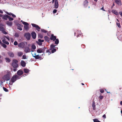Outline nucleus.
<instances>
[{"label": "nucleus", "mask_w": 122, "mask_h": 122, "mask_svg": "<svg viewBox=\"0 0 122 122\" xmlns=\"http://www.w3.org/2000/svg\"><path fill=\"white\" fill-rule=\"evenodd\" d=\"M6 74L4 75L2 77V79L8 81L9 80L11 76L10 72L8 71H5Z\"/></svg>", "instance_id": "obj_1"}, {"label": "nucleus", "mask_w": 122, "mask_h": 122, "mask_svg": "<svg viewBox=\"0 0 122 122\" xmlns=\"http://www.w3.org/2000/svg\"><path fill=\"white\" fill-rule=\"evenodd\" d=\"M17 61L15 60H14L13 61L12 65L14 68H16L18 67V64Z\"/></svg>", "instance_id": "obj_2"}, {"label": "nucleus", "mask_w": 122, "mask_h": 122, "mask_svg": "<svg viewBox=\"0 0 122 122\" xmlns=\"http://www.w3.org/2000/svg\"><path fill=\"white\" fill-rule=\"evenodd\" d=\"M26 42H21L19 44L18 46L19 47L21 48H23L25 46Z\"/></svg>", "instance_id": "obj_3"}, {"label": "nucleus", "mask_w": 122, "mask_h": 122, "mask_svg": "<svg viewBox=\"0 0 122 122\" xmlns=\"http://www.w3.org/2000/svg\"><path fill=\"white\" fill-rule=\"evenodd\" d=\"M54 1L55 2V8L56 9H57L58 7L59 6L57 0H53L52 2V3H53Z\"/></svg>", "instance_id": "obj_4"}, {"label": "nucleus", "mask_w": 122, "mask_h": 122, "mask_svg": "<svg viewBox=\"0 0 122 122\" xmlns=\"http://www.w3.org/2000/svg\"><path fill=\"white\" fill-rule=\"evenodd\" d=\"M18 77V76L17 75H14L11 79V81L13 82H14L17 79Z\"/></svg>", "instance_id": "obj_5"}, {"label": "nucleus", "mask_w": 122, "mask_h": 122, "mask_svg": "<svg viewBox=\"0 0 122 122\" xmlns=\"http://www.w3.org/2000/svg\"><path fill=\"white\" fill-rule=\"evenodd\" d=\"M24 36L27 40H29L30 39V35L29 33H25V34Z\"/></svg>", "instance_id": "obj_6"}, {"label": "nucleus", "mask_w": 122, "mask_h": 122, "mask_svg": "<svg viewBox=\"0 0 122 122\" xmlns=\"http://www.w3.org/2000/svg\"><path fill=\"white\" fill-rule=\"evenodd\" d=\"M24 51L26 53H27L30 52V48L28 47H26L25 48Z\"/></svg>", "instance_id": "obj_7"}, {"label": "nucleus", "mask_w": 122, "mask_h": 122, "mask_svg": "<svg viewBox=\"0 0 122 122\" xmlns=\"http://www.w3.org/2000/svg\"><path fill=\"white\" fill-rule=\"evenodd\" d=\"M25 23L24 25H25L24 26V28L26 30H28L29 29V27L28 26L29 25L28 24L27 22H24Z\"/></svg>", "instance_id": "obj_8"}, {"label": "nucleus", "mask_w": 122, "mask_h": 122, "mask_svg": "<svg viewBox=\"0 0 122 122\" xmlns=\"http://www.w3.org/2000/svg\"><path fill=\"white\" fill-rule=\"evenodd\" d=\"M31 25L33 27L36 28L37 30H39L40 28L38 25L34 24H31Z\"/></svg>", "instance_id": "obj_9"}, {"label": "nucleus", "mask_w": 122, "mask_h": 122, "mask_svg": "<svg viewBox=\"0 0 122 122\" xmlns=\"http://www.w3.org/2000/svg\"><path fill=\"white\" fill-rule=\"evenodd\" d=\"M17 25L18 27L17 29L20 30H22L21 27H22V25L19 24H18Z\"/></svg>", "instance_id": "obj_10"}, {"label": "nucleus", "mask_w": 122, "mask_h": 122, "mask_svg": "<svg viewBox=\"0 0 122 122\" xmlns=\"http://www.w3.org/2000/svg\"><path fill=\"white\" fill-rule=\"evenodd\" d=\"M8 53L10 56L11 57H13L14 56V54L12 52L10 51L8 52Z\"/></svg>", "instance_id": "obj_11"}, {"label": "nucleus", "mask_w": 122, "mask_h": 122, "mask_svg": "<svg viewBox=\"0 0 122 122\" xmlns=\"http://www.w3.org/2000/svg\"><path fill=\"white\" fill-rule=\"evenodd\" d=\"M21 65L23 67H24L25 66L26 63L25 62L23 61L22 60L21 62Z\"/></svg>", "instance_id": "obj_12"}, {"label": "nucleus", "mask_w": 122, "mask_h": 122, "mask_svg": "<svg viewBox=\"0 0 122 122\" xmlns=\"http://www.w3.org/2000/svg\"><path fill=\"white\" fill-rule=\"evenodd\" d=\"M17 73L18 75L20 76L23 74V72L22 70H20L17 71Z\"/></svg>", "instance_id": "obj_13"}, {"label": "nucleus", "mask_w": 122, "mask_h": 122, "mask_svg": "<svg viewBox=\"0 0 122 122\" xmlns=\"http://www.w3.org/2000/svg\"><path fill=\"white\" fill-rule=\"evenodd\" d=\"M31 36L32 38L35 39L36 37V33L34 32H33L31 33Z\"/></svg>", "instance_id": "obj_14"}, {"label": "nucleus", "mask_w": 122, "mask_h": 122, "mask_svg": "<svg viewBox=\"0 0 122 122\" xmlns=\"http://www.w3.org/2000/svg\"><path fill=\"white\" fill-rule=\"evenodd\" d=\"M50 39L51 40L54 41L56 39V37L55 36H54L53 34H52L51 35Z\"/></svg>", "instance_id": "obj_15"}, {"label": "nucleus", "mask_w": 122, "mask_h": 122, "mask_svg": "<svg viewBox=\"0 0 122 122\" xmlns=\"http://www.w3.org/2000/svg\"><path fill=\"white\" fill-rule=\"evenodd\" d=\"M31 51L33 52L34 51L33 50H35L36 49V46L34 45H32L31 46Z\"/></svg>", "instance_id": "obj_16"}, {"label": "nucleus", "mask_w": 122, "mask_h": 122, "mask_svg": "<svg viewBox=\"0 0 122 122\" xmlns=\"http://www.w3.org/2000/svg\"><path fill=\"white\" fill-rule=\"evenodd\" d=\"M17 55L18 56H21L23 54V52L21 51H19L17 52Z\"/></svg>", "instance_id": "obj_17"}, {"label": "nucleus", "mask_w": 122, "mask_h": 122, "mask_svg": "<svg viewBox=\"0 0 122 122\" xmlns=\"http://www.w3.org/2000/svg\"><path fill=\"white\" fill-rule=\"evenodd\" d=\"M112 12L116 15H117L118 14V13L115 10H112Z\"/></svg>", "instance_id": "obj_18"}, {"label": "nucleus", "mask_w": 122, "mask_h": 122, "mask_svg": "<svg viewBox=\"0 0 122 122\" xmlns=\"http://www.w3.org/2000/svg\"><path fill=\"white\" fill-rule=\"evenodd\" d=\"M6 13L7 14H8V15H12V16L13 17H16V16L15 15H14V14H13L12 13H9L8 12H6Z\"/></svg>", "instance_id": "obj_19"}, {"label": "nucleus", "mask_w": 122, "mask_h": 122, "mask_svg": "<svg viewBox=\"0 0 122 122\" xmlns=\"http://www.w3.org/2000/svg\"><path fill=\"white\" fill-rule=\"evenodd\" d=\"M8 15H6L3 16V18L4 19L6 20H7V18H8Z\"/></svg>", "instance_id": "obj_20"}, {"label": "nucleus", "mask_w": 122, "mask_h": 122, "mask_svg": "<svg viewBox=\"0 0 122 122\" xmlns=\"http://www.w3.org/2000/svg\"><path fill=\"white\" fill-rule=\"evenodd\" d=\"M88 2L87 0H85L84 2V5L85 7H86L88 5Z\"/></svg>", "instance_id": "obj_21"}, {"label": "nucleus", "mask_w": 122, "mask_h": 122, "mask_svg": "<svg viewBox=\"0 0 122 122\" xmlns=\"http://www.w3.org/2000/svg\"><path fill=\"white\" fill-rule=\"evenodd\" d=\"M6 24L7 25L10 26H11L12 25V22L9 21H8L7 22Z\"/></svg>", "instance_id": "obj_22"}, {"label": "nucleus", "mask_w": 122, "mask_h": 122, "mask_svg": "<svg viewBox=\"0 0 122 122\" xmlns=\"http://www.w3.org/2000/svg\"><path fill=\"white\" fill-rule=\"evenodd\" d=\"M44 39L46 41H48L49 40V38L47 36H45L44 37Z\"/></svg>", "instance_id": "obj_23"}, {"label": "nucleus", "mask_w": 122, "mask_h": 122, "mask_svg": "<svg viewBox=\"0 0 122 122\" xmlns=\"http://www.w3.org/2000/svg\"><path fill=\"white\" fill-rule=\"evenodd\" d=\"M37 51L38 53H41L43 52V50L41 49H39L37 50Z\"/></svg>", "instance_id": "obj_24"}, {"label": "nucleus", "mask_w": 122, "mask_h": 122, "mask_svg": "<svg viewBox=\"0 0 122 122\" xmlns=\"http://www.w3.org/2000/svg\"><path fill=\"white\" fill-rule=\"evenodd\" d=\"M116 2L118 4L121 3L120 0H115Z\"/></svg>", "instance_id": "obj_25"}, {"label": "nucleus", "mask_w": 122, "mask_h": 122, "mask_svg": "<svg viewBox=\"0 0 122 122\" xmlns=\"http://www.w3.org/2000/svg\"><path fill=\"white\" fill-rule=\"evenodd\" d=\"M92 106L93 108V109L94 110H95V103L94 101L93 102V103H92Z\"/></svg>", "instance_id": "obj_26"}, {"label": "nucleus", "mask_w": 122, "mask_h": 122, "mask_svg": "<svg viewBox=\"0 0 122 122\" xmlns=\"http://www.w3.org/2000/svg\"><path fill=\"white\" fill-rule=\"evenodd\" d=\"M5 29L3 27H0V30L2 32L4 31Z\"/></svg>", "instance_id": "obj_27"}, {"label": "nucleus", "mask_w": 122, "mask_h": 122, "mask_svg": "<svg viewBox=\"0 0 122 122\" xmlns=\"http://www.w3.org/2000/svg\"><path fill=\"white\" fill-rule=\"evenodd\" d=\"M24 71L25 73H27L29 71V70L27 69H25Z\"/></svg>", "instance_id": "obj_28"}, {"label": "nucleus", "mask_w": 122, "mask_h": 122, "mask_svg": "<svg viewBox=\"0 0 122 122\" xmlns=\"http://www.w3.org/2000/svg\"><path fill=\"white\" fill-rule=\"evenodd\" d=\"M6 62H10V59L8 58H5Z\"/></svg>", "instance_id": "obj_29"}, {"label": "nucleus", "mask_w": 122, "mask_h": 122, "mask_svg": "<svg viewBox=\"0 0 122 122\" xmlns=\"http://www.w3.org/2000/svg\"><path fill=\"white\" fill-rule=\"evenodd\" d=\"M59 40L57 39H56L55 41V43L56 44H58L59 43Z\"/></svg>", "instance_id": "obj_30"}, {"label": "nucleus", "mask_w": 122, "mask_h": 122, "mask_svg": "<svg viewBox=\"0 0 122 122\" xmlns=\"http://www.w3.org/2000/svg\"><path fill=\"white\" fill-rule=\"evenodd\" d=\"M8 19L10 21L13 20V18H11L10 16H8Z\"/></svg>", "instance_id": "obj_31"}, {"label": "nucleus", "mask_w": 122, "mask_h": 122, "mask_svg": "<svg viewBox=\"0 0 122 122\" xmlns=\"http://www.w3.org/2000/svg\"><path fill=\"white\" fill-rule=\"evenodd\" d=\"M34 57L36 59H39L40 58V57L38 55H36Z\"/></svg>", "instance_id": "obj_32"}, {"label": "nucleus", "mask_w": 122, "mask_h": 122, "mask_svg": "<svg viewBox=\"0 0 122 122\" xmlns=\"http://www.w3.org/2000/svg\"><path fill=\"white\" fill-rule=\"evenodd\" d=\"M94 122H100L97 119H94L93 120Z\"/></svg>", "instance_id": "obj_33"}, {"label": "nucleus", "mask_w": 122, "mask_h": 122, "mask_svg": "<svg viewBox=\"0 0 122 122\" xmlns=\"http://www.w3.org/2000/svg\"><path fill=\"white\" fill-rule=\"evenodd\" d=\"M3 89L6 92H7L8 91V90L7 88L5 87H3Z\"/></svg>", "instance_id": "obj_34"}, {"label": "nucleus", "mask_w": 122, "mask_h": 122, "mask_svg": "<svg viewBox=\"0 0 122 122\" xmlns=\"http://www.w3.org/2000/svg\"><path fill=\"white\" fill-rule=\"evenodd\" d=\"M1 45L2 46H3L4 48H5L6 47V46L5 44H2Z\"/></svg>", "instance_id": "obj_35"}, {"label": "nucleus", "mask_w": 122, "mask_h": 122, "mask_svg": "<svg viewBox=\"0 0 122 122\" xmlns=\"http://www.w3.org/2000/svg\"><path fill=\"white\" fill-rule=\"evenodd\" d=\"M2 32L4 34H8V33L6 32V31H5V30H4V31H3Z\"/></svg>", "instance_id": "obj_36"}, {"label": "nucleus", "mask_w": 122, "mask_h": 122, "mask_svg": "<svg viewBox=\"0 0 122 122\" xmlns=\"http://www.w3.org/2000/svg\"><path fill=\"white\" fill-rule=\"evenodd\" d=\"M15 36L16 37H19V35L17 33H16L15 34Z\"/></svg>", "instance_id": "obj_37"}, {"label": "nucleus", "mask_w": 122, "mask_h": 122, "mask_svg": "<svg viewBox=\"0 0 122 122\" xmlns=\"http://www.w3.org/2000/svg\"><path fill=\"white\" fill-rule=\"evenodd\" d=\"M31 54H32V56L34 57L36 55V54L34 53H31Z\"/></svg>", "instance_id": "obj_38"}, {"label": "nucleus", "mask_w": 122, "mask_h": 122, "mask_svg": "<svg viewBox=\"0 0 122 122\" xmlns=\"http://www.w3.org/2000/svg\"><path fill=\"white\" fill-rule=\"evenodd\" d=\"M117 25L118 27H121V25H120V23H117Z\"/></svg>", "instance_id": "obj_39"}, {"label": "nucleus", "mask_w": 122, "mask_h": 122, "mask_svg": "<svg viewBox=\"0 0 122 122\" xmlns=\"http://www.w3.org/2000/svg\"><path fill=\"white\" fill-rule=\"evenodd\" d=\"M22 58L24 59H26V55H23L22 56Z\"/></svg>", "instance_id": "obj_40"}, {"label": "nucleus", "mask_w": 122, "mask_h": 122, "mask_svg": "<svg viewBox=\"0 0 122 122\" xmlns=\"http://www.w3.org/2000/svg\"><path fill=\"white\" fill-rule=\"evenodd\" d=\"M14 45L16 46L18 45L17 42L16 41H15L14 43Z\"/></svg>", "instance_id": "obj_41"}, {"label": "nucleus", "mask_w": 122, "mask_h": 122, "mask_svg": "<svg viewBox=\"0 0 122 122\" xmlns=\"http://www.w3.org/2000/svg\"><path fill=\"white\" fill-rule=\"evenodd\" d=\"M38 41L39 42H42L44 41L43 40H41V39H39Z\"/></svg>", "instance_id": "obj_42"}, {"label": "nucleus", "mask_w": 122, "mask_h": 122, "mask_svg": "<svg viewBox=\"0 0 122 122\" xmlns=\"http://www.w3.org/2000/svg\"><path fill=\"white\" fill-rule=\"evenodd\" d=\"M56 49H54L52 50L51 51V52L52 53H53L56 51Z\"/></svg>", "instance_id": "obj_43"}, {"label": "nucleus", "mask_w": 122, "mask_h": 122, "mask_svg": "<svg viewBox=\"0 0 122 122\" xmlns=\"http://www.w3.org/2000/svg\"><path fill=\"white\" fill-rule=\"evenodd\" d=\"M55 46L53 44L51 45V48H53Z\"/></svg>", "instance_id": "obj_44"}, {"label": "nucleus", "mask_w": 122, "mask_h": 122, "mask_svg": "<svg viewBox=\"0 0 122 122\" xmlns=\"http://www.w3.org/2000/svg\"><path fill=\"white\" fill-rule=\"evenodd\" d=\"M41 31L42 32L44 33H46V30L43 29L41 30Z\"/></svg>", "instance_id": "obj_45"}, {"label": "nucleus", "mask_w": 122, "mask_h": 122, "mask_svg": "<svg viewBox=\"0 0 122 122\" xmlns=\"http://www.w3.org/2000/svg\"><path fill=\"white\" fill-rule=\"evenodd\" d=\"M5 37L9 41L10 40V39L9 37L8 36H5Z\"/></svg>", "instance_id": "obj_46"}, {"label": "nucleus", "mask_w": 122, "mask_h": 122, "mask_svg": "<svg viewBox=\"0 0 122 122\" xmlns=\"http://www.w3.org/2000/svg\"><path fill=\"white\" fill-rule=\"evenodd\" d=\"M103 96H100L99 97V98L101 99H103Z\"/></svg>", "instance_id": "obj_47"}, {"label": "nucleus", "mask_w": 122, "mask_h": 122, "mask_svg": "<svg viewBox=\"0 0 122 122\" xmlns=\"http://www.w3.org/2000/svg\"><path fill=\"white\" fill-rule=\"evenodd\" d=\"M57 11V10L55 9L53 11V12L54 13H56Z\"/></svg>", "instance_id": "obj_48"}, {"label": "nucleus", "mask_w": 122, "mask_h": 122, "mask_svg": "<svg viewBox=\"0 0 122 122\" xmlns=\"http://www.w3.org/2000/svg\"><path fill=\"white\" fill-rule=\"evenodd\" d=\"M2 42L4 43H5L6 42V41L5 40V39H3L2 40Z\"/></svg>", "instance_id": "obj_49"}, {"label": "nucleus", "mask_w": 122, "mask_h": 122, "mask_svg": "<svg viewBox=\"0 0 122 122\" xmlns=\"http://www.w3.org/2000/svg\"><path fill=\"white\" fill-rule=\"evenodd\" d=\"M5 43L7 45H9V42L6 41V42Z\"/></svg>", "instance_id": "obj_50"}, {"label": "nucleus", "mask_w": 122, "mask_h": 122, "mask_svg": "<svg viewBox=\"0 0 122 122\" xmlns=\"http://www.w3.org/2000/svg\"><path fill=\"white\" fill-rule=\"evenodd\" d=\"M104 92V90L102 89L101 90H100V92L102 93H103Z\"/></svg>", "instance_id": "obj_51"}, {"label": "nucleus", "mask_w": 122, "mask_h": 122, "mask_svg": "<svg viewBox=\"0 0 122 122\" xmlns=\"http://www.w3.org/2000/svg\"><path fill=\"white\" fill-rule=\"evenodd\" d=\"M103 117H104L105 118H106V117L105 114H104V115H103Z\"/></svg>", "instance_id": "obj_52"}, {"label": "nucleus", "mask_w": 122, "mask_h": 122, "mask_svg": "<svg viewBox=\"0 0 122 122\" xmlns=\"http://www.w3.org/2000/svg\"><path fill=\"white\" fill-rule=\"evenodd\" d=\"M119 14L122 17V12H119Z\"/></svg>", "instance_id": "obj_53"}, {"label": "nucleus", "mask_w": 122, "mask_h": 122, "mask_svg": "<svg viewBox=\"0 0 122 122\" xmlns=\"http://www.w3.org/2000/svg\"><path fill=\"white\" fill-rule=\"evenodd\" d=\"M101 9L102 10H103V11H105V10L104 9V8L103 7H102Z\"/></svg>", "instance_id": "obj_54"}, {"label": "nucleus", "mask_w": 122, "mask_h": 122, "mask_svg": "<svg viewBox=\"0 0 122 122\" xmlns=\"http://www.w3.org/2000/svg\"><path fill=\"white\" fill-rule=\"evenodd\" d=\"M21 22L22 23H23L24 24H25V23H24V22H24V21H23L22 20H21Z\"/></svg>", "instance_id": "obj_55"}, {"label": "nucleus", "mask_w": 122, "mask_h": 122, "mask_svg": "<svg viewBox=\"0 0 122 122\" xmlns=\"http://www.w3.org/2000/svg\"><path fill=\"white\" fill-rule=\"evenodd\" d=\"M13 70L14 71H16L17 70L16 69L14 68L13 69Z\"/></svg>", "instance_id": "obj_56"}, {"label": "nucleus", "mask_w": 122, "mask_h": 122, "mask_svg": "<svg viewBox=\"0 0 122 122\" xmlns=\"http://www.w3.org/2000/svg\"><path fill=\"white\" fill-rule=\"evenodd\" d=\"M0 13H3V12L1 10H0Z\"/></svg>", "instance_id": "obj_57"}, {"label": "nucleus", "mask_w": 122, "mask_h": 122, "mask_svg": "<svg viewBox=\"0 0 122 122\" xmlns=\"http://www.w3.org/2000/svg\"><path fill=\"white\" fill-rule=\"evenodd\" d=\"M120 104L121 105H122V101H121L120 102Z\"/></svg>", "instance_id": "obj_58"}, {"label": "nucleus", "mask_w": 122, "mask_h": 122, "mask_svg": "<svg viewBox=\"0 0 122 122\" xmlns=\"http://www.w3.org/2000/svg\"><path fill=\"white\" fill-rule=\"evenodd\" d=\"M42 44L41 43H40L39 44L40 45H42Z\"/></svg>", "instance_id": "obj_59"}, {"label": "nucleus", "mask_w": 122, "mask_h": 122, "mask_svg": "<svg viewBox=\"0 0 122 122\" xmlns=\"http://www.w3.org/2000/svg\"><path fill=\"white\" fill-rule=\"evenodd\" d=\"M40 37L41 38H42L43 37V36L42 35H41V36H40Z\"/></svg>", "instance_id": "obj_60"}, {"label": "nucleus", "mask_w": 122, "mask_h": 122, "mask_svg": "<svg viewBox=\"0 0 122 122\" xmlns=\"http://www.w3.org/2000/svg\"><path fill=\"white\" fill-rule=\"evenodd\" d=\"M95 1L97 2V1L98 0H94Z\"/></svg>", "instance_id": "obj_61"}, {"label": "nucleus", "mask_w": 122, "mask_h": 122, "mask_svg": "<svg viewBox=\"0 0 122 122\" xmlns=\"http://www.w3.org/2000/svg\"><path fill=\"white\" fill-rule=\"evenodd\" d=\"M81 84H82V85H84V84L83 83H81Z\"/></svg>", "instance_id": "obj_62"}, {"label": "nucleus", "mask_w": 122, "mask_h": 122, "mask_svg": "<svg viewBox=\"0 0 122 122\" xmlns=\"http://www.w3.org/2000/svg\"><path fill=\"white\" fill-rule=\"evenodd\" d=\"M117 20L118 21H119V20L117 19Z\"/></svg>", "instance_id": "obj_63"}, {"label": "nucleus", "mask_w": 122, "mask_h": 122, "mask_svg": "<svg viewBox=\"0 0 122 122\" xmlns=\"http://www.w3.org/2000/svg\"><path fill=\"white\" fill-rule=\"evenodd\" d=\"M121 113L122 114V110L121 111Z\"/></svg>", "instance_id": "obj_64"}]
</instances>
